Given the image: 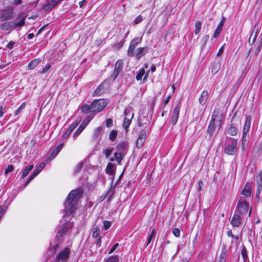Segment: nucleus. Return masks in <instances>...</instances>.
I'll use <instances>...</instances> for the list:
<instances>
[{
  "label": "nucleus",
  "instance_id": "nucleus-1",
  "mask_svg": "<svg viewBox=\"0 0 262 262\" xmlns=\"http://www.w3.org/2000/svg\"><path fill=\"white\" fill-rule=\"evenodd\" d=\"M82 197V190L77 189L71 191L64 204V215H70L76 209L78 201Z\"/></svg>",
  "mask_w": 262,
  "mask_h": 262
},
{
  "label": "nucleus",
  "instance_id": "nucleus-2",
  "mask_svg": "<svg viewBox=\"0 0 262 262\" xmlns=\"http://www.w3.org/2000/svg\"><path fill=\"white\" fill-rule=\"evenodd\" d=\"M107 105L103 100H95L91 104H83V113L92 112L94 114L102 111Z\"/></svg>",
  "mask_w": 262,
  "mask_h": 262
},
{
  "label": "nucleus",
  "instance_id": "nucleus-3",
  "mask_svg": "<svg viewBox=\"0 0 262 262\" xmlns=\"http://www.w3.org/2000/svg\"><path fill=\"white\" fill-rule=\"evenodd\" d=\"M25 17H23L18 21H6L2 22L3 24L1 25L0 28L3 31L10 33L15 28L23 26L25 24Z\"/></svg>",
  "mask_w": 262,
  "mask_h": 262
},
{
  "label": "nucleus",
  "instance_id": "nucleus-4",
  "mask_svg": "<svg viewBox=\"0 0 262 262\" xmlns=\"http://www.w3.org/2000/svg\"><path fill=\"white\" fill-rule=\"evenodd\" d=\"M15 15L16 13L12 8L8 7L0 10V21L1 22L10 21L14 18Z\"/></svg>",
  "mask_w": 262,
  "mask_h": 262
},
{
  "label": "nucleus",
  "instance_id": "nucleus-5",
  "mask_svg": "<svg viewBox=\"0 0 262 262\" xmlns=\"http://www.w3.org/2000/svg\"><path fill=\"white\" fill-rule=\"evenodd\" d=\"M249 210V204L245 200L238 201L235 213L241 216L246 215Z\"/></svg>",
  "mask_w": 262,
  "mask_h": 262
},
{
  "label": "nucleus",
  "instance_id": "nucleus-6",
  "mask_svg": "<svg viewBox=\"0 0 262 262\" xmlns=\"http://www.w3.org/2000/svg\"><path fill=\"white\" fill-rule=\"evenodd\" d=\"M238 140L237 139H231V141L225 147L224 152L230 156H233L235 154L237 149Z\"/></svg>",
  "mask_w": 262,
  "mask_h": 262
},
{
  "label": "nucleus",
  "instance_id": "nucleus-7",
  "mask_svg": "<svg viewBox=\"0 0 262 262\" xmlns=\"http://www.w3.org/2000/svg\"><path fill=\"white\" fill-rule=\"evenodd\" d=\"M141 41L142 38L140 37H135L132 40L127 50V55L128 56L132 57L134 55V50Z\"/></svg>",
  "mask_w": 262,
  "mask_h": 262
},
{
  "label": "nucleus",
  "instance_id": "nucleus-8",
  "mask_svg": "<svg viewBox=\"0 0 262 262\" xmlns=\"http://www.w3.org/2000/svg\"><path fill=\"white\" fill-rule=\"evenodd\" d=\"M181 107V104L179 102L176 104V106L174 108L172 114L170 117V121L172 125H175L178 121Z\"/></svg>",
  "mask_w": 262,
  "mask_h": 262
},
{
  "label": "nucleus",
  "instance_id": "nucleus-9",
  "mask_svg": "<svg viewBox=\"0 0 262 262\" xmlns=\"http://www.w3.org/2000/svg\"><path fill=\"white\" fill-rule=\"evenodd\" d=\"M116 149L117 152L120 154H123V156H125L127 154L128 148V145L127 142H123L119 143L116 145Z\"/></svg>",
  "mask_w": 262,
  "mask_h": 262
},
{
  "label": "nucleus",
  "instance_id": "nucleus-10",
  "mask_svg": "<svg viewBox=\"0 0 262 262\" xmlns=\"http://www.w3.org/2000/svg\"><path fill=\"white\" fill-rule=\"evenodd\" d=\"M146 138V133L144 130H141L136 142V146L138 148H141L143 146Z\"/></svg>",
  "mask_w": 262,
  "mask_h": 262
},
{
  "label": "nucleus",
  "instance_id": "nucleus-11",
  "mask_svg": "<svg viewBox=\"0 0 262 262\" xmlns=\"http://www.w3.org/2000/svg\"><path fill=\"white\" fill-rule=\"evenodd\" d=\"M241 215L234 213L230 220V224L233 227H238L241 224Z\"/></svg>",
  "mask_w": 262,
  "mask_h": 262
},
{
  "label": "nucleus",
  "instance_id": "nucleus-12",
  "mask_svg": "<svg viewBox=\"0 0 262 262\" xmlns=\"http://www.w3.org/2000/svg\"><path fill=\"white\" fill-rule=\"evenodd\" d=\"M69 227L70 224L69 222H65L60 225L58 229L57 237H61L68 231Z\"/></svg>",
  "mask_w": 262,
  "mask_h": 262
},
{
  "label": "nucleus",
  "instance_id": "nucleus-13",
  "mask_svg": "<svg viewBox=\"0 0 262 262\" xmlns=\"http://www.w3.org/2000/svg\"><path fill=\"white\" fill-rule=\"evenodd\" d=\"M69 255V250L68 248H65L64 250L60 252L56 257L55 261L59 262L60 260L64 261L66 260Z\"/></svg>",
  "mask_w": 262,
  "mask_h": 262
},
{
  "label": "nucleus",
  "instance_id": "nucleus-14",
  "mask_svg": "<svg viewBox=\"0 0 262 262\" xmlns=\"http://www.w3.org/2000/svg\"><path fill=\"white\" fill-rule=\"evenodd\" d=\"M252 121V117L250 115L246 116V120L243 127V133H249Z\"/></svg>",
  "mask_w": 262,
  "mask_h": 262
},
{
  "label": "nucleus",
  "instance_id": "nucleus-15",
  "mask_svg": "<svg viewBox=\"0 0 262 262\" xmlns=\"http://www.w3.org/2000/svg\"><path fill=\"white\" fill-rule=\"evenodd\" d=\"M221 254L215 262H226V257L227 254L226 247L225 244L221 246Z\"/></svg>",
  "mask_w": 262,
  "mask_h": 262
},
{
  "label": "nucleus",
  "instance_id": "nucleus-16",
  "mask_svg": "<svg viewBox=\"0 0 262 262\" xmlns=\"http://www.w3.org/2000/svg\"><path fill=\"white\" fill-rule=\"evenodd\" d=\"M149 49L148 46L144 47H140L137 49V52L136 55V58L137 59H140L143 56L145 55L147 53V50Z\"/></svg>",
  "mask_w": 262,
  "mask_h": 262
},
{
  "label": "nucleus",
  "instance_id": "nucleus-17",
  "mask_svg": "<svg viewBox=\"0 0 262 262\" xmlns=\"http://www.w3.org/2000/svg\"><path fill=\"white\" fill-rule=\"evenodd\" d=\"M215 122L210 121L207 129V133L209 135V137H212L215 134L216 126Z\"/></svg>",
  "mask_w": 262,
  "mask_h": 262
},
{
  "label": "nucleus",
  "instance_id": "nucleus-18",
  "mask_svg": "<svg viewBox=\"0 0 262 262\" xmlns=\"http://www.w3.org/2000/svg\"><path fill=\"white\" fill-rule=\"evenodd\" d=\"M80 122V121H76L75 122H73L70 126L69 127L68 130L65 132V133L63 135V138H67L71 134L73 130L74 129H75L79 124Z\"/></svg>",
  "mask_w": 262,
  "mask_h": 262
},
{
  "label": "nucleus",
  "instance_id": "nucleus-19",
  "mask_svg": "<svg viewBox=\"0 0 262 262\" xmlns=\"http://www.w3.org/2000/svg\"><path fill=\"white\" fill-rule=\"evenodd\" d=\"M241 194L247 198H249L251 195V188L249 182L246 183Z\"/></svg>",
  "mask_w": 262,
  "mask_h": 262
},
{
  "label": "nucleus",
  "instance_id": "nucleus-20",
  "mask_svg": "<svg viewBox=\"0 0 262 262\" xmlns=\"http://www.w3.org/2000/svg\"><path fill=\"white\" fill-rule=\"evenodd\" d=\"M225 17H223L222 20L220 22L219 24L218 25L214 34H213V37L214 38H215L219 36L220 33H221V32L223 29V27L225 23Z\"/></svg>",
  "mask_w": 262,
  "mask_h": 262
},
{
  "label": "nucleus",
  "instance_id": "nucleus-21",
  "mask_svg": "<svg viewBox=\"0 0 262 262\" xmlns=\"http://www.w3.org/2000/svg\"><path fill=\"white\" fill-rule=\"evenodd\" d=\"M60 0H48L44 6L45 9L46 10H51L55 6L57 5Z\"/></svg>",
  "mask_w": 262,
  "mask_h": 262
},
{
  "label": "nucleus",
  "instance_id": "nucleus-22",
  "mask_svg": "<svg viewBox=\"0 0 262 262\" xmlns=\"http://www.w3.org/2000/svg\"><path fill=\"white\" fill-rule=\"evenodd\" d=\"M84 113L89 114V115L87 117H84V119L83 120V130L90 122V121L94 118L95 115L92 112H87Z\"/></svg>",
  "mask_w": 262,
  "mask_h": 262
},
{
  "label": "nucleus",
  "instance_id": "nucleus-23",
  "mask_svg": "<svg viewBox=\"0 0 262 262\" xmlns=\"http://www.w3.org/2000/svg\"><path fill=\"white\" fill-rule=\"evenodd\" d=\"M227 133L232 136H235L238 134L237 128L232 124H230L226 129Z\"/></svg>",
  "mask_w": 262,
  "mask_h": 262
},
{
  "label": "nucleus",
  "instance_id": "nucleus-24",
  "mask_svg": "<svg viewBox=\"0 0 262 262\" xmlns=\"http://www.w3.org/2000/svg\"><path fill=\"white\" fill-rule=\"evenodd\" d=\"M63 146V144H61L59 145L56 148V149L53 150L48 158V161H50L52 159H53V158H54L57 156V155L60 152V151L62 149Z\"/></svg>",
  "mask_w": 262,
  "mask_h": 262
},
{
  "label": "nucleus",
  "instance_id": "nucleus-25",
  "mask_svg": "<svg viewBox=\"0 0 262 262\" xmlns=\"http://www.w3.org/2000/svg\"><path fill=\"white\" fill-rule=\"evenodd\" d=\"M207 96H208V92L206 91H203L202 92L199 98V103L202 105H204L207 100Z\"/></svg>",
  "mask_w": 262,
  "mask_h": 262
},
{
  "label": "nucleus",
  "instance_id": "nucleus-26",
  "mask_svg": "<svg viewBox=\"0 0 262 262\" xmlns=\"http://www.w3.org/2000/svg\"><path fill=\"white\" fill-rule=\"evenodd\" d=\"M45 165L46 164L45 163H41L35 169V170L30 176V179H33L34 178H35L42 170Z\"/></svg>",
  "mask_w": 262,
  "mask_h": 262
},
{
  "label": "nucleus",
  "instance_id": "nucleus-27",
  "mask_svg": "<svg viewBox=\"0 0 262 262\" xmlns=\"http://www.w3.org/2000/svg\"><path fill=\"white\" fill-rule=\"evenodd\" d=\"M133 116H134V114L132 113L130 118H128L126 117H125V118H124V122H123V127L126 130H127L128 128L129 127V126L132 122V119L133 118Z\"/></svg>",
  "mask_w": 262,
  "mask_h": 262
},
{
  "label": "nucleus",
  "instance_id": "nucleus-28",
  "mask_svg": "<svg viewBox=\"0 0 262 262\" xmlns=\"http://www.w3.org/2000/svg\"><path fill=\"white\" fill-rule=\"evenodd\" d=\"M114 156L118 165H120L121 164V162L125 157L123 154H118L117 152L114 153Z\"/></svg>",
  "mask_w": 262,
  "mask_h": 262
},
{
  "label": "nucleus",
  "instance_id": "nucleus-29",
  "mask_svg": "<svg viewBox=\"0 0 262 262\" xmlns=\"http://www.w3.org/2000/svg\"><path fill=\"white\" fill-rule=\"evenodd\" d=\"M124 61L122 59H118L115 65V69L121 72L123 68Z\"/></svg>",
  "mask_w": 262,
  "mask_h": 262
},
{
  "label": "nucleus",
  "instance_id": "nucleus-30",
  "mask_svg": "<svg viewBox=\"0 0 262 262\" xmlns=\"http://www.w3.org/2000/svg\"><path fill=\"white\" fill-rule=\"evenodd\" d=\"M221 63L220 61L214 62L212 67L211 72L213 74H216L220 70Z\"/></svg>",
  "mask_w": 262,
  "mask_h": 262
},
{
  "label": "nucleus",
  "instance_id": "nucleus-31",
  "mask_svg": "<svg viewBox=\"0 0 262 262\" xmlns=\"http://www.w3.org/2000/svg\"><path fill=\"white\" fill-rule=\"evenodd\" d=\"M33 164H32L31 165L26 166L24 169L23 170V174L21 176V178L24 179L29 173V172L33 169Z\"/></svg>",
  "mask_w": 262,
  "mask_h": 262
},
{
  "label": "nucleus",
  "instance_id": "nucleus-32",
  "mask_svg": "<svg viewBox=\"0 0 262 262\" xmlns=\"http://www.w3.org/2000/svg\"><path fill=\"white\" fill-rule=\"evenodd\" d=\"M104 93V89L102 84H100L97 88L95 90L93 95L95 96H98L101 95Z\"/></svg>",
  "mask_w": 262,
  "mask_h": 262
},
{
  "label": "nucleus",
  "instance_id": "nucleus-33",
  "mask_svg": "<svg viewBox=\"0 0 262 262\" xmlns=\"http://www.w3.org/2000/svg\"><path fill=\"white\" fill-rule=\"evenodd\" d=\"M40 60L39 59H35L32 60L28 64V68L30 70L34 69L40 62Z\"/></svg>",
  "mask_w": 262,
  "mask_h": 262
},
{
  "label": "nucleus",
  "instance_id": "nucleus-34",
  "mask_svg": "<svg viewBox=\"0 0 262 262\" xmlns=\"http://www.w3.org/2000/svg\"><path fill=\"white\" fill-rule=\"evenodd\" d=\"M256 182L257 186L262 187V171H259L256 174Z\"/></svg>",
  "mask_w": 262,
  "mask_h": 262
},
{
  "label": "nucleus",
  "instance_id": "nucleus-35",
  "mask_svg": "<svg viewBox=\"0 0 262 262\" xmlns=\"http://www.w3.org/2000/svg\"><path fill=\"white\" fill-rule=\"evenodd\" d=\"M114 164L109 162L106 168V172L110 175H112L114 174L113 171V168H114Z\"/></svg>",
  "mask_w": 262,
  "mask_h": 262
},
{
  "label": "nucleus",
  "instance_id": "nucleus-36",
  "mask_svg": "<svg viewBox=\"0 0 262 262\" xmlns=\"http://www.w3.org/2000/svg\"><path fill=\"white\" fill-rule=\"evenodd\" d=\"M219 113H220V111L219 109H217V108L214 109L212 113L211 120L210 121L215 122V120H216L217 117H218Z\"/></svg>",
  "mask_w": 262,
  "mask_h": 262
},
{
  "label": "nucleus",
  "instance_id": "nucleus-37",
  "mask_svg": "<svg viewBox=\"0 0 262 262\" xmlns=\"http://www.w3.org/2000/svg\"><path fill=\"white\" fill-rule=\"evenodd\" d=\"M117 132L116 130H112L111 131L109 134V139L112 141H114L117 138Z\"/></svg>",
  "mask_w": 262,
  "mask_h": 262
},
{
  "label": "nucleus",
  "instance_id": "nucleus-38",
  "mask_svg": "<svg viewBox=\"0 0 262 262\" xmlns=\"http://www.w3.org/2000/svg\"><path fill=\"white\" fill-rule=\"evenodd\" d=\"M202 27V23L200 21H198L195 23V30L194 33L195 35L198 34L201 30Z\"/></svg>",
  "mask_w": 262,
  "mask_h": 262
},
{
  "label": "nucleus",
  "instance_id": "nucleus-39",
  "mask_svg": "<svg viewBox=\"0 0 262 262\" xmlns=\"http://www.w3.org/2000/svg\"><path fill=\"white\" fill-rule=\"evenodd\" d=\"M145 74V70L144 69L141 68L139 70V72L137 73L136 79L137 80H141L142 79V77L144 76Z\"/></svg>",
  "mask_w": 262,
  "mask_h": 262
},
{
  "label": "nucleus",
  "instance_id": "nucleus-40",
  "mask_svg": "<svg viewBox=\"0 0 262 262\" xmlns=\"http://www.w3.org/2000/svg\"><path fill=\"white\" fill-rule=\"evenodd\" d=\"M156 233V230L155 229H153L148 238L146 246H147L151 242L152 238L155 236Z\"/></svg>",
  "mask_w": 262,
  "mask_h": 262
},
{
  "label": "nucleus",
  "instance_id": "nucleus-41",
  "mask_svg": "<svg viewBox=\"0 0 262 262\" xmlns=\"http://www.w3.org/2000/svg\"><path fill=\"white\" fill-rule=\"evenodd\" d=\"M241 255L244 260L245 261L248 258L247 250L245 246H244L241 250Z\"/></svg>",
  "mask_w": 262,
  "mask_h": 262
},
{
  "label": "nucleus",
  "instance_id": "nucleus-42",
  "mask_svg": "<svg viewBox=\"0 0 262 262\" xmlns=\"http://www.w3.org/2000/svg\"><path fill=\"white\" fill-rule=\"evenodd\" d=\"M105 262H119V258L117 255H114L109 257Z\"/></svg>",
  "mask_w": 262,
  "mask_h": 262
},
{
  "label": "nucleus",
  "instance_id": "nucleus-43",
  "mask_svg": "<svg viewBox=\"0 0 262 262\" xmlns=\"http://www.w3.org/2000/svg\"><path fill=\"white\" fill-rule=\"evenodd\" d=\"M100 229L98 227H96L93 231L92 236L94 238H97L100 237L99 236Z\"/></svg>",
  "mask_w": 262,
  "mask_h": 262
},
{
  "label": "nucleus",
  "instance_id": "nucleus-44",
  "mask_svg": "<svg viewBox=\"0 0 262 262\" xmlns=\"http://www.w3.org/2000/svg\"><path fill=\"white\" fill-rule=\"evenodd\" d=\"M82 169V162H79L74 169V174H76L79 173Z\"/></svg>",
  "mask_w": 262,
  "mask_h": 262
},
{
  "label": "nucleus",
  "instance_id": "nucleus-45",
  "mask_svg": "<svg viewBox=\"0 0 262 262\" xmlns=\"http://www.w3.org/2000/svg\"><path fill=\"white\" fill-rule=\"evenodd\" d=\"M51 65L50 64H46L45 67L42 69V70L40 72L41 74H45L49 72L51 69Z\"/></svg>",
  "mask_w": 262,
  "mask_h": 262
},
{
  "label": "nucleus",
  "instance_id": "nucleus-46",
  "mask_svg": "<svg viewBox=\"0 0 262 262\" xmlns=\"http://www.w3.org/2000/svg\"><path fill=\"white\" fill-rule=\"evenodd\" d=\"M82 132V124H81L78 127V129L73 134V137L76 138L78 137Z\"/></svg>",
  "mask_w": 262,
  "mask_h": 262
},
{
  "label": "nucleus",
  "instance_id": "nucleus-47",
  "mask_svg": "<svg viewBox=\"0 0 262 262\" xmlns=\"http://www.w3.org/2000/svg\"><path fill=\"white\" fill-rule=\"evenodd\" d=\"M249 133H243L242 141L248 143L249 142Z\"/></svg>",
  "mask_w": 262,
  "mask_h": 262
},
{
  "label": "nucleus",
  "instance_id": "nucleus-48",
  "mask_svg": "<svg viewBox=\"0 0 262 262\" xmlns=\"http://www.w3.org/2000/svg\"><path fill=\"white\" fill-rule=\"evenodd\" d=\"M209 35H206L204 36L202 38V39L201 40V43H202V47L204 48L205 47L207 42L209 40Z\"/></svg>",
  "mask_w": 262,
  "mask_h": 262
},
{
  "label": "nucleus",
  "instance_id": "nucleus-49",
  "mask_svg": "<svg viewBox=\"0 0 262 262\" xmlns=\"http://www.w3.org/2000/svg\"><path fill=\"white\" fill-rule=\"evenodd\" d=\"M124 43V41L121 40L119 42L114 44L113 47L117 50H119L123 46Z\"/></svg>",
  "mask_w": 262,
  "mask_h": 262
},
{
  "label": "nucleus",
  "instance_id": "nucleus-50",
  "mask_svg": "<svg viewBox=\"0 0 262 262\" xmlns=\"http://www.w3.org/2000/svg\"><path fill=\"white\" fill-rule=\"evenodd\" d=\"M105 124L107 127H111L113 125V121L112 118H107L105 120Z\"/></svg>",
  "mask_w": 262,
  "mask_h": 262
},
{
  "label": "nucleus",
  "instance_id": "nucleus-51",
  "mask_svg": "<svg viewBox=\"0 0 262 262\" xmlns=\"http://www.w3.org/2000/svg\"><path fill=\"white\" fill-rule=\"evenodd\" d=\"M102 128L101 126H99L95 129L94 132V137L95 138H97L99 136L102 131Z\"/></svg>",
  "mask_w": 262,
  "mask_h": 262
},
{
  "label": "nucleus",
  "instance_id": "nucleus-52",
  "mask_svg": "<svg viewBox=\"0 0 262 262\" xmlns=\"http://www.w3.org/2000/svg\"><path fill=\"white\" fill-rule=\"evenodd\" d=\"M120 72L116 69H115L114 68V71L113 72V74L112 75H111V78L113 79V80H115L118 76L119 73Z\"/></svg>",
  "mask_w": 262,
  "mask_h": 262
},
{
  "label": "nucleus",
  "instance_id": "nucleus-53",
  "mask_svg": "<svg viewBox=\"0 0 262 262\" xmlns=\"http://www.w3.org/2000/svg\"><path fill=\"white\" fill-rule=\"evenodd\" d=\"M172 233L176 237H179L180 236V230L178 228H174L172 230Z\"/></svg>",
  "mask_w": 262,
  "mask_h": 262
},
{
  "label": "nucleus",
  "instance_id": "nucleus-54",
  "mask_svg": "<svg viewBox=\"0 0 262 262\" xmlns=\"http://www.w3.org/2000/svg\"><path fill=\"white\" fill-rule=\"evenodd\" d=\"M143 20V17L141 15H139L137 16L135 19L134 20V23L135 24H138L140 22H141Z\"/></svg>",
  "mask_w": 262,
  "mask_h": 262
},
{
  "label": "nucleus",
  "instance_id": "nucleus-55",
  "mask_svg": "<svg viewBox=\"0 0 262 262\" xmlns=\"http://www.w3.org/2000/svg\"><path fill=\"white\" fill-rule=\"evenodd\" d=\"M25 105H26V103L25 102L22 103L21 105L19 106V107L15 111V115L16 116V115H18L21 112L22 110L24 108V107H25Z\"/></svg>",
  "mask_w": 262,
  "mask_h": 262
},
{
  "label": "nucleus",
  "instance_id": "nucleus-56",
  "mask_svg": "<svg viewBox=\"0 0 262 262\" xmlns=\"http://www.w3.org/2000/svg\"><path fill=\"white\" fill-rule=\"evenodd\" d=\"M13 170V166L11 164L9 165L5 171V174H7L8 173L12 171Z\"/></svg>",
  "mask_w": 262,
  "mask_h": 262
},
{
  "label": "nucleus",
  "instance_id": "nucleus-57",
  "mask_svg": "<svg viewBox=\"0 0 262 262\" xmlns=\"http://www.w3.org/2000/svg\"><path fill=\"white\" fill-rule=\"evenodd\" d=\"M113 148H112L111 149H106L104 150V153L105 155V156L106 158H108L111 154L112 152L113 151Z\"/></svg>",
  "mask_w": 262,
  "mask_h": 262
},
{
  "label": "nucleus",
  "instance_id": "nucleus-58",
  "mask_svg": "<svg viewBox=\"0 0 262 262\" xmlns=\"http://www.w3.org/2000/svg\"><path fill=\"white\" fill-rule=\"evenodd\" d=\"M103 43V40L101 38H98L95 40L94 41V45L96 47H99L100 45H101Z\"/></svg>",
  "mask_w": 262,
  "mask_h": 262
},
{
  "label": "nucleus",
  "instance_id": "nucleus-59",
  "mask_svg": "<svg viewBox=\"0 0 262 262\" xmlns=\"http://www.w3.org/2000/svg\"><path fill=\"white\" fill-rule=\"evenodd\" d=\"M103 225H104V229L107 230L110 228V227L111 226V223L110 221H105L103 222Z\"/></svg>",
  "mask_w": 262,
  "mask_h": 262
},
{
  "label": "nucleus",
  "instance_id": "nucleus-60",
  "mask_svg": "<svg viewBox=\"0 0 262 262\" xmlns=\"http://www.w3.org/2000/svg\"><path fill=\"white\" fill-rule=\"evenodd\" d=\"M116 185H117V183L114 185V186L113 187V188H112V187L111 188V190L110 192V193H111V194H110V196L108 198V201H110V200H112V198L113 197V195L115 193V191L114 190V188L115 187Z\"/></svg>",
  "mask_w": 262,
  "mask_h": 262
},
{
  "label": "nucleus",
  "instance_id": "nucleus-61",
  "mask_svg": "<svg viewBox=\"0 0 262 262\" xmlns=\"http://www.w3.org/2000/svg\"><path fill=\"white\" fill-rule=\"evenodd\" d=\"M116 185H117V183L114 185V186L113 187V188H112V187L111 188V190L110 192V193H111V194H110V196L108 198V201H110V200H112V198L113 197V195L115 193V191L114 190V188L115 187Z\"/></svg>",
  "mask_w": 262,
  "mask_h": 262
},
{
  "label": "nucleus",
  "instance_id": "nucleus-62",
  "mask_svg": "<svg viewBox=\"0 0 262 262\" xmlns=\"http://www.w3.org/2000/svg\"><path fill=\"white\" fill-rule=\"evenodd\" d=\"M171 95H169V96H168L164 100H163V107H164L165 106V105L169 102V99L171 98Z\"/></svg>",
  "mask_w": 262,
  "mask_h": 262
},
{
  "label": "nucleus",
  "instance_id": "nucleus-63",
  "mask_svg": "<svg viewBox=\"0 0 262 262\" xmlns=\"http://www.w3.org/2000/svg\"><path fill=\"white\" fill-rule=\"evenodd\" d=\"M261 190H262V187L257 186L256 194H255V197L256 198H259Z\"/></svg>",
  "mask_w": 262,
  "mask_h": 262
},
{
  "label": "nucleus",
  "instance_id": "nucleus-64",
  "mask_svg": "<svg viewBox=\"0 0 262 262\" xmlns=\"http://www.w3.org/2000/svg\"><path fill=\"white\" fill-rule=\"evenodd\" d=\"M111 190V188H110L107 191H106V192H104V193L103 194H102L101 196H100V198L101 199V200H104L106 196L109 195L110 194V191Z\"/></svg>",
  "mask_w": 262,
  "mask_h": 262
}]
</instances>
